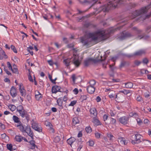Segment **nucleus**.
<instances>
[{"label":"nucleus","mask_w":151,"mask_h":151,"mask_svg":"<svg viewBox=\"0 0 151 151\" xmlns=\"http://www.w3.org/2000/svg\"><path fill=\"white\" fill-rule=\"evenodd\" d=\"M37 93L38 94H35V97L37 100H39L40 98H42V95L39 92Z\"/></svg>","instance_id":"27"},{"label":"nucleus","mask_w":151,"mask_h":151,"mask_svg":"<svg viewBox=\"0 0 151 151\" xmlns=\"http://www.w3.org/2000/svg\"><path fill=\"white\" fill-rule=\"evenodd\" d=\"M80 3L82 4H90L91 3V2L87 0H84L83 1H79Z\"/></svg>","instance_id":"29"},{"label":"nucleus","mask_w":151,"mask_h":151,"mask_svg":"<svg viewBox=\"0 0 151 151\" xmlns=\"http://www.w3.org/2000/svg\"><path fill=\"white\" fill-rule=\"evenodd\" d=\"M7 64L8 66V67L9 68V69L10 70L12 69V66L10 63L9 62H8L7 63Z\"/></svg>","instance_id":"52"},{"label":"nucleus","mask_w":151,"mask_h":151,"mask_svg":"<svg viewBox=\"0 0 151 151\" xmlns=\"http://www.w3.org/2000/svg\"><path fill=\"white\" fill-rule=\"evenodd\" d=\"M18 108L20 109H17V111L20 113L21 116L22 117H24L25 116V115L27 114V112L22 109V106L21 105L19 106Z\"/></svg>","instance_id":"8"},{"label":"nucleus","mask_w":151,"mask_h":151,"mask_svg":"<svg viewBox=\"0 0 151 151\" xmlns=\"http://www.w3.org/2000/svg\"><path fill=\"white\" fill-rule=\"evenodd\" d=\"M1 137L2 139H4L6 138H8V137L6 136L5 134H3L1 135Z\"/></svg>","instance_id":"54"},{"label":"nucleus","mask_w":151,"mask_h":151,"mask_svg":"<svg viewBox=\"0 0 151 151\" xmlns=\"http://www.w3.org/2000/svg\"><path fill=\"white\" fill-rule=\"evenodd\" d=\"M76 103V101H74L71 102L69 106H74Z\"/></svg>","instance_id":"51"},{"label":"nucleus","mask_w":151,"mask_h":151,"mask_svg":"<svg viewBox=\"0 0 151 151\" xmlns=\"http://www.w3.org/2000/svg\"><path fill=\"white\" fill-rule=\"evenodd\" d=\"M89 145L90 146H92L94 145V142L92 140L89 141Z\"/></svg>","instance_id":"53"},{"label":"nucleus","mask_w":151,"mask_h":151,"mask_svg":"<svg viewBox=\"0 0 151 151\" xmlns=\"http://www.w3.org/2000/svg\"><path fill=\"white\" fill-rule=\"evenodd\" d=\"M118 141L122 145H126L127 143L125 138L122 137H119L118 138Z\"/></svg>","instance_id":"13"},{"label":"nucleus","mask_w":151,"mask_h":151,"mask_svg":"<svg viewBox=\"0 0 151 151\" xmlns=\"http://www.w3.org/2000/svg\"><path fill=\"white\" fill-rule=\"evenodd\" d=\"M53 126L50 127L49 129H50V131L52 132L53 133L54 132V130L52 128Z\"/></svg>","instance_id":"64"},{"label":"nucleus","mask_w":151,"mask_h":151,"mask_svg":"<svg viewBox=\"0 0 151 151\" xmlns=\"http://www.w3.org/2000/svg\"><path fill=\"white\" fill-rule=\"evenodd\" d=\"M71 58H68L64 60L63 63L66 67H68L70 65L71 62Z\"/></svg>","instance_id":"18"},{"label":"nucleus","mask_w":151,"mask_h":151,"mask_svg":"<svg viewBox=\"0 0 151 151\" xmlns=\"http://www.w3.org/2000/svg\"><path fill=\"white\" fill-rule=\"evenodd\" d=\"M12 146L11 144H7V149L10 150H12Z\"/></svg>","instance_id":"43"},{"label":"nucleus","mask_w":151,"mask_h":151,"mask_svg":"<svg viewBox=\"0 0 151 151\" xmlns=\"http://www.w3.org/2000/svg\"><path fill=\"white\" fill-rule=\"evenodd\" d=\"M87 90L88 92L90 94H92L94 92L95 88L93 86H88Z\"/></svg>","instance_id":"15"},{"label":"nucleus","mask_w":151,"mask_h":151,"mask_svg":"<svg viewBox=\"0 0 151 151\" xmlns=\"http://www.w3.org/2000/svg\"><path fill=\"white\" fill-rule=\"evenodd\" d=\"M89 83L90 84V86H93L94 85L96 84V82L94 80H91L89 81Z\"/></svg>","instance_id":"34"},{"label":"nucleus","mask_w":151,"mask_h":151,"mask_svg":"<svg viewBox=\"0 0 151 151\" xmlns=\"http://www.w3.org/2000/svg\"><path fill=\"white\" fill-rule=\"evenodd\" d=\"M146 143L147 144V145L149 146H151V142L149 141L146 140Z\"/></svg>","instance_id":"57"},{"label":"nucleus","mask_w":151,"mask_h":151,"mask_svg":"<svg viewBox=\"0 0 151 151\" xmlns=\"http://www.w3.org/2000/svg\"><path fill=\"white\" fill-rule=\"evenodd\" d=\"M73 50L74 53L72 58L73 60H72V63H73L76 66L78 67L79 66L81 63L79 60V57L77 54H75V53L76 52L77 50L74 49H73Z\"/></svg>","instance_id":"4"},{"label":"nucleus","mask_w":151,"mask_h":151,"mask_svg":"<svg viewBox=\"0 0 151 151\" xmlns=\"http://www.w3.org/2000/svg\"><path fill=\"white\" fill-rule=\"evenodd\" d=\"M79 122V121L77 117H75L73 119V123L74 125L78 124Z\"/></svg>","instance_id":"24"},{"label":"nucleus","mask_w":151,"mask_h":151,"mask_svg":"<svg viewBox=\"0 0 151 151\" xmlns=\"http://www.w3.org/2000/svg\"><path fill=\"white\" fill-rule=\"evenodd\" d=\"M107 137L109 138V140L111 141H112L113 140V138L114 137V136L111 134H109L108 133L107 134Z\"/></svg>","instance_id":"35"},{"label":"nucleus","mask_w":151,"mask_h":151,"mask_svg":"<svg viewBox=\"0 0 151 151\" xmlns=\"http://www.w3.org/2000/svg\"><path fill=\"white\" fill-rule=\"evenodd\" d=\"M48 63H49V65H52L53 64H55V65L58 66V63L57 62H53V61L52 60H49L47 61Z\"/></svg>","instance_id":"32"},{"label":"nucleus","mask_w":151,"mask_h":151,"mask_svg":"<svg viewBox=\"0 0 151 151\" xmlns=\"http://www.w3.org/2000/svg\"><path fill=\"white\" fill-rule=\"evenodd\" d=\"M17 127H19L20 130L24 133V132L25 131V128L22 125V124H21V122H20L19 124H17Z\"/></svg>","instance_id":"19"},{"label":"nucleus","mask_w":151,"mask_h":151,"mask_svg":"<svg viewBox=\"0 0 151 151\" xmlns=\"http://www.w3.org/2000/svg\"><path fill=\"white\" fill-rule=\"evenodd\" d=\"M96 101H97V102H99L101 101V98H100V97L99 96H98L97 97V98L96 99Z\"/></svg>","instance_id":"59"},{"label":"nucleus","mask_w":151,"mask_h":151,"mask_svg":"<svg viewBox=\"0 0 151 151\" xmlns=\"http://www.w3.org/2000/svg\"><path fill=\"white\" fill-rule=\"evenodd\" d=\"M57 102L58 105L60 106L61 108H63L62 103L63 101L60 98L58 99L57 101Z\"/></svg>","instance_id":"25"},{"label":"nucleus","mask_w":151,"mask_h":151,"mask_svg":"<svg viewBox=\"0 0 151 151\" xmlns=\"http://www.w3.org/2000/svg\"><path fill=\"white\" fill-rule=\"evenodd\" d=\"M130 91L129 90H124V94L125 95H128L129 96H131V94L130 93Z\"/></svg>","instance_id":"38"},{"label":"nucleus","mask_w":151,"mask_h":151,"mask_svg":"<svg viewBox=\"0 0 151 151\" xmlns=\"http://www.w3.org/2000/svg\"><path fill=\"white\" fill-rule=\"evenodd\" d=\"M86 132L87 133H90L91 132V127L89 126L87 127L86 128Z\"/></svg>","instance_id":"37"},{"label":"nucleus","mask_w":151,"mask_h":151,"mask_svg":"<svg viewBox=\"0 0 151 151\" xmlns=\"http://www.w3.org/2000/svg\"><path fill=\"white\" fill-rule=\"evenodd\" d=\"M134 56V54L131 55H125V56H126L128 58H130L132 57L133 56Z\"/></svg>","instance_id":"63"},{"label":"nucleus","mask_w":151,"mask_h":151,"mask_svg":"<svg viewBox=\"0 0 151 151\" xmlns=\"http://www.w3.org/2000/svg\"><path fill=\"white\" fill-rule=\"evenodd\" d=\"M30 144L32 145L31 147L32 149H34L35 148V147H36V148H37V146L35 144V141L33 140H31L30 141Z\"/></svg>","instance_id":"26"},{"label":"nucleus","mask_w":151,"mask_h":151,"mask_svg":"<svg viewBox=\"0 0 151 151\" xmlns=\"http://www.w3.org/2000/svg\"><path fill=\"white\" fill-rule=\"evenodd\" d=\"M128 119L127 117L123 116L119 118V121L122 124H126L127 123Z\"/></svg>","instance_id":"11"},{"label":"nucleus","mask_w":151,"mask_h":151,"mask_svg":"<svg viewBox=\"0 0 151 151\" xmlns=\"http://www.w3.org/2000/svg\"><path fill=\"white\" fill-rule=\"evenodd\" d=\"M107 33L104 30L98 31L94 33H90L88 37H81V42L83 46L89 47L92 45L91 42L93 40L99 42L106 39L108 37L106 35Z\"/></svg>","instance_id":"1"},{"label":"nucleus","mask_w":151,"mask_h":151,"mask_svg":"<svg viewBox=\"0 0 151 151\" xmlns=\"http://www.w3.org/2000/svg\"><path fill=\"white\" fill-rule=\"evenodd\" d=\"M0 126L1 128L3 129H4L5 128L4 125L1 123H0Z\"/></svg>","instance_id":"61"},{"label":"nucleus","mask_w":151,"mask_h":151,"mask_svg":"<svg viewBox=\"0 0 151 151\" xmlns=\"http://www.w3.org/2000/svg\"><path fill=\"white\" fill-rule=\"evenodd\" d=\"M1 52L2 53V55H3V57H4L5 58H7V56L6 55L4 52L3 50H1Z\"/></svg>","instance_id":"45"},{"label":"nucleus","mask_w":151,"mask_h":151,"mask_svg":"<svg viewBox=\"0 0 151 151\" xmlns=\"http://www.w3.org/2000/svg\"><path fill=\"white\" fill-rule=\"evenodd\" d=\"M60 139V137L58 136H56L54 139V141L55 142H59Z\"/></svg>","instance_id":"36"},{"label":"nucleus","mask_w":151,"mask_h":151,"mask_svg":"<svg viewBox=\"0 0 151 151\" xmlns=\"http://www.w3.org/2000/svg\"><path fill=\"white\" fill-rule=\"evenodd\" d=\"M24 132L26 133L29 136L31 137L33 135V133L31 130V129L29 126H27L25 128V131Z\"/></svg>","instance_id":"10"},{"label":"nucleus","mask_w":151,"mask_h":151,"mask_svg":"<svg viewBox=\"0 0 151 151\" xmlns=\"http://www.w3.org/2000/svg\"><path fill=\"white\" fill-rule=\"evenodd\" d=\"M12 72L14 73H15L17 74H18V70L17 68H14L13 69L12 68V69H11Z\"/></svg>","instance_id":"39"},{"label":"nucleus","mask_w":151,"mask_h":151,"mask_svg":"<svg viewBox=\"0 0 151 151\" xmlns=\"http://www.w3.org/2000/svg\"><path fill=\"white\" fill-rule=\"evenodd\" d=\"M149 37L148 36H145L144 35V34H142L141 35H138L137 37V38L140 39L142 38H143L145 39H147Z\"/></svg>","instance_id":"31"},{"label":"nucleus","mask_w":151,"mask_h":151,"mask_svg":"<svg viewBox=\"0 0 151 151\" xmlns=\"http://www.w3.org/2000/svg\"><path fill=\"white\" fill-rule=\"evenodd\" d=\"M122 0H114L109 2L106 6H104L100 8V10H102L104 12L108 11L110 9L115 8L118 5L121 4L123 3Z\"/></svg>","instance_id":"2"},{"label":"nucleus","mask_w":151,"mask_h":151,"mask_svg":"<svg viewBox=\"0 0 151 151\" xmlns=\"http://www.w3.org/2000/svg\"><path fill=\"white\" fill-rule=\"evenodd\" d=\"M76 140V139L74 137H70L67 140L68 143L72 147V144Z\"/></svg>","instance_id":"20"},{"label":"nucleus","mask_w":151,"mask_h":151,"mask_svg":"<svg viewBox=\"0 0 151 151\" xmlns=\"http://www.w3.org/2000/svg\"><path fill=\"white\" fill-rule=\"evenodd\" d=\"M142 61L144 63L147 64L148 62V60L147 58H144L143 59Z\"/></svg>","instance_id":"46"},{"label":"nucleus","mask_w":151,"mask_h":151,"mask_svg":"<svg viewBox=\"0 0 151 151\" xmlns=\"http://www.w3.org/2000/svg\"><path fill=\"white\" fill-rule=\"evenodd\" d=\"M137 100L138 101L141 102L142 100V99L141 97L140 96L137 97Z\"/></svg>","instance_id":"48"},{"label":"nucleus","mask_w":151,"mask_h":151,"mask_svg":"<svg viewBox=\"0 0 151 151\" xmlns=\"http://www.w3.org/2000/svg\"><path fill=\"white\" fill-rule=\"evenodd\" d=\"M108 117V116L107 115H104L103 116V119L104 121H105L107 119Z\"/></svg>","instance_id":"58"},{"label":"nucleus","mask_w":151,"mask_h":151,"mask_svg":"<svg viewBox=\"0 0 151 151\" xmlns=\"http://www.w3.org/2000/svg\"><path fill=\"white\" fill-rule=\"evenodd\" d=\"M90 114H92V117H96L97 115V111L96 109L94 108H91L90 111Z\"/></svg>","instance_id":"16"},{"label":"nucleus","mask_w":151,"mask_h":151,"mask_svg":"<svg viewBox=\"0 0 151 151\" xmlns=\"http://www.w3.org/2000/svg\"><path fill=\"white\" fill-rule=\"evenodd\" d=\"M10 93L11 96L13 97H15L17 95L16 90L13 87L12 88Z\"/></svg>","instance_id":"17"},{"label":"nucleus","mask_w":151,"mask_h":151,"mask_svg":"<svg viewBox=\"0 0 151 151\" xmlns=\"http://www.w3.org/2000/svg\"><path fill=\"white\" fill-rule=\"evenodd\" d=\"M15 138L16 141L17 142H20L22 140H24L26 142H28L26 138L20 135H16Z\"/></svg>","instance_id":"12"},{"label":"nucleus","mask_w":151,"mask_h":151,"mask_svg":"<svg viewBox=\"0 0 151 151\" xmlns=\"http://www.w3.org/2000/svg\"><path fill=\"white\" fill-rule=\"evenodd\" d=\"M125 85L127 88H132L133 85V84L131 82L125 83Z\"/></svg>","instance_id":"23"},{"label":"nucleus","mask_w":151,"mask_h":151,"mask_svg":"<svg viewBox=\"0 0 151 151\" xmlns=\"http://www.w3.org/2000/svg\"><path fill=\"white\" fill-rule=\"evenodd\" d=\"M45 124L47 126L49 127V128L50 127L52 126V125L49 122L46 121L45 122Z\"/></svg>","instance_id":"40"},{"label":"nucleus","mask_w":151,"mask_h":151,"mask_svg":"<svg viewBox=\"0 0 151 151\" xmlns=\"http://www.w3.org/2000/svg\"><path fill=\"white\" fill-rule=\"evenodd\" d=\"M142 137V136L139 134H136L135 135H133L132 137V139L131 142L132 143L138 144L141 142L140 139Z\"/></svg>","instance_id":"6"},{"label":"nucleus","mask_w":151,"mask_h":151,"mask_svg":"<svg viewBox=\"0 0 151 151\" xmlns=\"http://www.w3.org/2000/svg\"><path fill=\"white\" fill-rule=\"evenodd\" d=\"M28 79L29 81L32 82H33V79H32V77L30 73L28 75Z\"/></svg>","instance_id":"47"},{"label":"nucleus","mask_w":151,"mask_h":151,"mask_svg":"<svg viewBox=\"0 0 151 151\" xmlns=\"http://www.w3.org/2000/svg\"><path fill=\"white\" fill-rule=\"evenodd\" d=\"M73 91L76 94H77L78 92V89H77V88H75L74 90H73Z\"/></svg>","instance_id":"60"},{"label":"nucleus","mask_w":151,"mask_h":151,"mask_svg":"<svg viewBox=\"0 0 151 151\" xmlns=\"http://www.w3.org/2000/svg\"><path fill=\"white\" fill-rule=\"evenodd\" d=\"M93 122L96 125H99L100 124V122L99 120L95 118V117H93Z\"/></svg>","instance_id":"21"},{"label":"nucleus","mask_w":151,"mask_h":151,"mask_svg":"<svg viewBox=\"0 0 151 151\" xmlns=\"http://www.w3.org/2000/svg\"><path fill=\"white\" fill-rule=\"evenodd\" d=\"M151 4L145 8H142L141 10L139 11H136L134 13V14L135 16H138L141 14L145 13L147 12V10L151 7Z\"/></svg>","instance_id":"5"},{"label":"nucleus","mask_w":151,"mask_h":151,"mask_svg":"<svg viewBox=\"0 0 151 151\" xmlns=\"http://www.w3.org/2000/svg\"><path fill=\"white\" fill-rule=\"evenodd\" d=\"M9 108L12 111H13L15 110L16 109V106L13 105H9Z\"/></svg>","instance_id":"33"},{"label":"nucleus","mask_w":151,"mask_h":151,"mask_svg":"<svg viewBox=\"0 0 151 151\" xmlns=\"http://www.w3.org/2000/svg\"><path fill=\"white\" fill-rule=\"evenodd\" d=\"M72 78L73 80V81L74 82H75V80L76 79V75L74 74L72 75Z\"/></svg>","instance_id":"50"},{"label":"nucleus","mask_w":151,"mask_h":151,"mask_svg":"<svg viewBox=\"0 0 151 151\" xmlns=\"http://www.w3.org/2000/svg\"><path fill=\"white\" fill-rule=\"evenodd\" d=\"M102 57L101 56H98L97 58L95 59L89 58L86 60L84 62V65L88 66L93 62L96 63L100 61H103L104 60V59H101Z\"/></svg>","instance_id":"3"},{"label":"nucleus","mask_w":151,"mask_h":151,"mask_svg":"<svg viewBox=\"0 0 151 151\" xmlns=\"http://www.w3.org/2000/svg\"><path fill=\"white\" fill-rule=\"evenodd\" d=\"M95 136L97 138H99L100 137L101 134L97 132L95 133Z\"/></svg>","instance_id":"49"},{"label":"nucleus","mask_w":151,"mask_h":151,"mask_svg":"<svg viewBox=\"0 0 151 151\" xmlns=\"http://www.w3.org/2000/svg\"><path fill=\"white\" fill-rule=\"evenodd\" d=\"M60 87L57 86H53L52 88V93H56L58 91H60Z\"/></svg>","instance_id":"14"},{"label":"nucleus","mask_w":151,"mask_h":151,"mask_svg":"<svg viewBox=\"0 0 151 151\" xmlns=\"http://www.w3.org/2000/svg\"><path fill=\"white\" fill-rule=\"evenodd\" d=\"M137 121L138 124H141L142 123V120L139 119H137Z\"/></svg>","instance_id":"56"},{"label":"nucleus","mask_w":151,"mask_h":151,"mask_svg":"<svg viewBox=\"0 0 151 151\" xmlns=\"http://www.w3.org/2000/svg\"><path fill=\"white\" fill-rule=\"evenodd\" d=\"M19 91L22 96H24L26 95V93L23 87H22V90H20Z\"/></svg>","instance_id":"30"},{"label":"nucleus","mask_w":151,"mask_h":151,"mask_svg":"<svg viewBox=\"0 0 151 151\" xmlns=\"http://www.w3.org/2000/svg\"><path fill=\"white\" fill-rule=\"evenodd\" d=\"M134 115H137V114L136 113H134L133 112L130 113L129 114V116H130L131 117H132Z\"/></svg>","instance_id":"55"},{"label":"nucleus","mask_w":151,"mask_h":151,"mask_svg":"<svg viewBox=\"0 0 151 151\" xmlns=\"http://www.w3.org/2000/svg\"><path fill=\"white\" fill-rule=\"evenodd\" d=\"M141 62L138 60H136L134 61V63L137 66H138L141 63Z\"/></svg>","instance_id":"41"},{"label":"nucleus","mask_w":151,"mask_h":151,"mask_svg":"<svg viewBox=\"0 0 151 151\" xmlns=\"http://www.w3.org/2000/svg\"><path fill=\"white\" fill-rule=\"evenodd\" d=\"M63 41L66 43H67L68 42V40H67V39L66 38H65V37L63 38Z\"/></svg>","instance_id":"62"},{"label":"nucleus","mask_w":151,"mask_h":151,"mask_svg":"<svg viewBox=\"0 0 151 151\" xmlns=\"http://www.w3.org/2000/svg\"><path fill=\"white\" fill-rule=\"evenodd\" d=\"M131 36H132V35L130 33L124 32L121 33V35L118 37L120 40H123L126 38Z\"/></svg>","instance_id":"7"},{"label":"nucleus","mask_w":151,"mask_h":151,"mask_svg":"<svg viewBox=\"0 0 151 151\" xmlns=\"http://www.w3.org/2000/svg\"><path fill=\"white\" fill-rule=\"evenodd\" d=\"M13 119L15 122L17 123L18 124H19L20 122H21L19 120V118L15 116H13Z\"/></svg>","instance_id":"28"},{"label":"nucleus","mask_w":151,"mask_h":151,"mask_svg":"<svg viewBox=\"0 0 151 151\" xmlns=\"http://www.w3.org/2000/svg\"><path fill=\"white\" fill-rule=\"evenodd\" d=\"M11 49L13 50L14 52L15 53H17V50L15 48V47L13 45H12L11 46Z\"/></svg>","instance_id":"42"},{"label":"nucleus","mask_w":151,"mask_h":151,"mask_svg":"<svg viewBox=\"0 0 151 151\" xmlns=\"http://www.w3.org/2000/svg\"><path fill=\"white\" fill-rule=\"evenodd\" d=\"M127 64V63L125 61L122 62L120 65V67L122 68L124 66Z\"/></svg>","instance_id":"44"},{"label":"nucleus","mask_w":151,"mask_h":151,"mask_svg":"<svg viewBox=\"0 0 151 151\" xmlns=\"http://www.w3.org/2000/svg\"><path fill=\"white\" fill-rule=\"evenodd\" d=\"M145 51L144 50H140L139 51L135 52L134 54V56L140 55L142 54H144Z\"/></svg>","instance_id":"22"},{"label":"nucleus","mask_w":151,"mask_h":151,"mask_svg":"<svg viewBox=\"0 0 151 151\" xmlns=\"http://www.w3.org/2000/svg\"><path fill=\"white\" fill-rule=\"evenodd\" d=\"M32 127L33 129L39 132L42 131V128L39 127L37 124L35 122H33L32 124Z\"/></svg>","instance_id":"9"}]
</instances>
